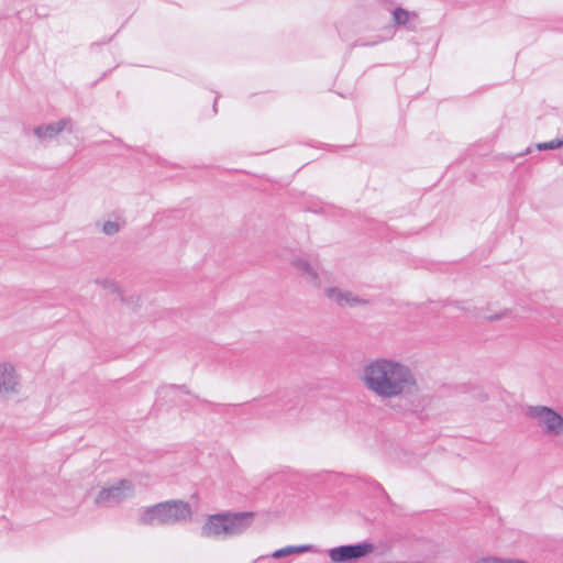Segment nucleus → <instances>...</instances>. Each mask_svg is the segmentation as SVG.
I'll return each mask as SVG.
<instances>
[{"mask_svg":"<svg viewBox=\"0 0 563 563\" xmlns=\"http://www.w3.org/2000/svg\"><path fill=\"white\" fill-rule=\"evenodd\" d=\"M361 380L365 388L382 400L411 394L417 388L412 369L393 357H376L362 369Z\"/></svg>","mask_w":563,"mask_h":563,"instance_id":"f257e3e1","label":"nucleus"},{"mask_svg":"<svg viewBox=\"0 0 563 563\" xmlns=\"http://www.w3.org/2000/svg\"><path fill=\"white\" fill-rule=\"evenodd\" d=\"M252 519V512L210 515L201 528V536L218 539L235 537L250 528Z\"/></svg>","mask_w":563,"mask_h":563,"instance_id":"f03ea898","label":"nucleus"},{"mask_svg":"<svg viewBox=\"0 0 563 563\" xmlns=\"http://www.w3.org/2000/svg\"><path fill=\"white\" fill-rule=\"evenodd\" d=\"M525 413L544 435L551 438L563 435V416L553 408L542 405L528 406Z\"/></svg>","mask_w":563,"mask_h":563,"instance_id":"7ed1b4c3","label":"nucleus"},{"mask_svg":"<svg viewBox=\"0 0 563 563\" xmlns=\"http://www.w3.org/2000/svg\"><path fill=\"white\" fill-rule=\"evenodd\" d=\"M135 488L131 481L120 479L111 486L103 487L96 496L95 503L101 507H114L134 496Z\"/></svg>","mask_w":563,"mask_h":563,"instance_id":"20e7f679","label":"nucleus"},{"mask_svg":"<svg viewBox=\"0 0 563 563\" xmlns=\"http://www.w3.org/2000/svg\"><path fill=\"white\" fill-rule=\"evenodd\" d=\"M375 545L364 541L356 544L339 545L328 550V556L332 563H355L372 554Z\"/></svg>","mask_w":563,"mask_h":563,"instance_id":"39448f33","label":"nucleus"},{"mask_svg":"<svg viewBox=\"0 0 563 563\" xmlns=\"http://www.w3.org/2000/svg\"><path fill=\"white\" fill-rule=\"evenodd\" d=\"M163 526H174L190 520L192 511L188 503L183 500H167L161 503Z\"/></svg>","mask_w":563,"mask_h":563,"instance_id":"423d86ee","label":"nucleus"},{"mask_svg":"<svg viewBox=\"0 0 563 563\" xmlns=\"http://www.w3.org/2000/svg\"><path fill=\"white\" fill-rule=\"evenodd\" d=\"M21 389V377L15 365L9 361L0 360V396H14L20 394Z\"/></svg>","mask_w":563,"mask_h":563,"instance_id":"0eeeda50","label":"nucleus"},{"mask_svg":"<svg viewBox=\"0 0 563 563\" xmlns=\"http://www.w3.org/2000/svg\"><path fill=\"white\" fill-rule=\"evenodd\" d=\"M292 268L303 278L308 284L320 287V274L316 266L310 264L309 261L301 256H294L290 261Z\"/></svg>","mask_w":563,"mask_h":563,"instance_id":"6e6552de","label":"nucleus"},{"mask_svg":"<svg viewBox=\"0 0 563 563\" xmlns=\"http://www.w3.org/2000/svg\"><path fill=\"white\" fill-rule=\"evenodd\" d=\"M292 268L303 278L308 284L320 287V274L316 266L310 264L309 261L301 256H294L290 261Z\"/></svg>","mask_w":563,"mask_h":563,"instance_id":"1a4fd4ad","label":"nucleus"},{"mask_svg":"<svg viewBox=\"0 0 563 563\" xmlns=\"http://www.w3.org/2000/svg\"><path fill=\"white\" fill-rule=\"evenodd\" d=\"M292 268L303 278L308 284L320 287V274L316 266L310 264L309 261L301 256H294L290 261Z\"/></svg>","mask_w":563,"mask_h":563,"instance_id":"9d476101","label":"nucleus"},{"mask_svg":"<svg viewBox=\"0 0 563 563\" xmlns=\"http://www.w3.org/2000/svg\"><path fill=\"white\" fill-rule=\"evenodd\" d=\"M327 297L341 307H354L361 305H367L368 300L361 298L352 291L342 290L340 288H328L325 290Z\"/></svg>","mask_w":563,"mask_h":563,"instance_id":"9b49d317","label":"nucleus"},{"mask_svg":"<svg viewBox=\"0 0 563 563\" xmlns=\"http://www.w3.org/2000/svg\"><path fill=\"white\" fill-rule=\"evenodd\" d=\"M71 129L69 119H62L57 122L43 124L34 128L33 133L41 142H47L55 139L64 130Z\"/></svg>","mask_w":563,"mask_h":563,"instance_id":"f8f14e48","label":"nucleus"},{"mask_svg":"<svg viewBox=\"0 0 563 563\" xmlns=\"http://www.w3.org/2000/svg\"><path fill=\"white\" fill-rule=\"evenodd\" d=\"M136 523L146 527L163 526L161 503L153 506L140 508L137 511Z\"/></svg>","mask_w":563,"mask_h":563,"instance_id":"ddd939ff","label":"nucleus"},{"mask_svg":"<svg viewBox=\"0 0 563 563\" xmlns=\"http://www.w3.org/2000/svg\"><path fill=\"white\" fill-rule=\"evenodd\" d=\"M317 553L319 550L313 544L287 545L272 553V558L282 559L291 554Z\"/></svg>","mask_w":563,"mask_h":563,"instance_id":"4468645a","label":"nucleus"},{"mask_svg":"<svg viewBox=\"0 0 563 563\" xmlns=\"http://www.w3.org/2000/svg\"><path fill=\"white\" fill-rule=\"evenodd\" d=\"M563 146V139H555L549 142L537 143L536 147L539 151H551Z\"/></svg>","mask_w":563,"mask_h":563,"instance_id":"2eb2a0df","label":"nucleus"},{"mask_svg":"<svg viewBox=\"0 0 563 563\" xmlns=\"http://www.w3.org/2000/svg\"><path fill=\"white\" fill-rule=\"evenodd\" d=\"M98 284L101 285L104 289L113 294H118L120 297H122L121 288L115 280L106 278L102 280H98Z\"/></svg>","mask_w":563,"mask_h":563,"instance_id":"dca6fc26","label":"nucleus"},{"mask_svg":"<svg viewBox=\"0 0 563 563\" xmlns=\"http://www.w3.org/2000/svg\"><path fill=\"white\" fill-rule=\"evenodd\" d=\"M122 228V223L120 221H106L102 225V232L106 235H114Z\"/></svg>","mask_w":563,"mask_h":563,"instance_id":"f3484780","label":"nucleus"},{"mask_svg":"<svg viewBox=\"0 0 563 563\" xmlns=\"http://www.w3.org/2000/svg\"><path fill=\"white\" fill-rule=\"evenodd\" d=\"M393 18L396 24L404 25L409 20V12L398 8L394 11Z\"/></svg>","mask_w":563,"mask_h":563,"instance_id":"a211bd4d","label":"nucleus"},{"mask_svg":"<svg viewBox=\"0 0 563 563\" xmlns=\"http://www.w3.org/2000/svg\"><path fill=\"white\" fill-rule=\"evenodd\" d=\"M175 389H177V387H175V386H168V387H164V388H162V391H165V390H166V391H168V390H175Z\"/></svg>","mask_w":563,"mask_h":563,"instance_id":"6ab92c4d","label":"nucleus"},{"mask_svg":"<svg viewBox=\"0 0 563 563\" xmlns=\"http://www.w3.org/2000/svg\"><path fill=\"white\" fill-rule=\"evenodd\" d=\"M503 316H504V313H501V314H496V316L488 317V319H490V320H497V319H500Z\"/></svg>","mask_w":563,"mask_h":563,"instance_id":"aec40b11","label":"nucleus"},{"mask_svg":"<svg viewBox=\"0 0 563 563\" xmlns=\"http://www.w3.org/2000/svg\"><path fill=\"white\" fill-rule=\"evenodd\" d=\"M530 152V148H527V151L525 153H522L521 155H526Z\"/></svg>","mask_w":563,"mask_h":563,"instance_id":"412c9836","label":"nucleus"}]
</instances>
